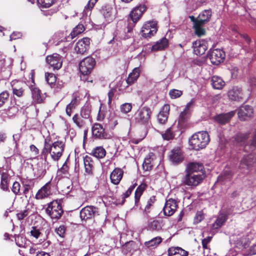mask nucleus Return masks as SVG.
<instances>
[{"label":"nucleus","instance_id":"f257e3e1","mask_svg":"<svg viewBox=\"0 0 256 256\" xmlns=\"http://www.w3.org/2000/svg\"><path fill=\"white\" fill-rule=\"evenodd\" d=\"M146 10V6L144 4H139L132 10L128 18V24L126 30V34L123 37L124 39H128L132 36L134 27Z\"/></svg>","mask_w":256,"mask_h":256},{"label":"nucleus","instance_id":"f03ea898","mask_svg":"<svg viewBox=\"0 0 256 256\" xmlns=\"http://www.w3.org/2000/svg\"><path fill=\"white\" fill-rule=\"evenodd\" d=\"M96 64V60L92 56H88L80 62L79 63V70L80 80L88 82H93L92 78L90 76Z\"/></svg>","mask_w":256,"mask_h":256},{"label":"nucleus","instance_id":"7ed1b4c3","mask_svg":"<svg viewBox=\"0 0 256 256\" xmlns=\"http://www.w3.org/2000/svg\"><path fill=\"white\" fill-rule=\"evenodd\" d=\"M62 199L53 200L47 204L45 210L46 213L52 219L58 220L64 214Z\"/></svg>","mask_w":256,"mask_h":256},{"label":"nucleus","instance_id":"20e7f679","mask_svg":"<svg viewBox=\"0 0 256 256\" xmlns=\"http://www.w3.org/2000/svg\"><path fill=\"white\" fill-rule=\"evenodd\" d=\"M210 138L208 132H200L194 134L189 140V142L194 150H198L204 148L208 144Z\"/></svg>","mask_w":256,"mask_h":256},{"label":"nucleus","instance_id":"39448f33","mask_svg":"<svg viewBox=\"0 0 256 256\" xmlns=\"http://www.w3.org/2000/svg\"><path fill=\"white\" fill-rule=\"evenodd\" d=\"M92 137L98 140H110L113 136L112 133L106 130L103 126L98 122L94 123L92 126Z\"/></svg>","mask_w":256,"mask_h":256},{"label":"nucleus","instance_id":"423d86ee","mask_svg":"<svg viewBox=\"0 0 256 256\" xmlns=\"http://www.w3.org/2000/svg\"><path fill=\"white\" fill-rule=\"evenodd\" d=\"M206 178V174H195L186 172L182 178V182L188 186H196L200 184Z\"/></svg>","mask_w":256,"mask_h":256},{"label":"nucleus","instance_id":"0eeeda50","mask_svg":"<svg viewBox=\"0 0 256 256\" xmlns=\"http://www.w3.org/2000/svg\"><path fill=\"white\" fill-rule=\"evenodd\" d=\"M65 146L64 142L61 140L50 144V158L52 160L58 162L60 160L64 152Z\"/></svg>","mask_w":256,"mask_h":256},{"label":"nucleus","instance_id":"6e6552de","mask_svg":"<svg viewBox=\"0 0 256 256\" xmlns=\"http://www.w3.org/2000/svg\"><path fill=\"white\" fill-rule=\"evenodd\" d=\"M152 112L148 106H144L138 110L135 114L136 122L140 124L146 125L150 122Z\"/></svg>","mask_w":256,"mask_h":256},{"label":"nucleus","instance_id":"1a4fd4ad","mask_svg":"<svg viewBox=\"0 0 256 256\" xmlns=\"http://www.w3.org/2000/svg\"><path fill=\"white\" fill-rule=\"evenodd\" d=\"M157 31V22L156 21H148L142 26L140 34L142 36L148 39L154 36Z\"/></svg>","mask_w":256,"mask_h":256},{"label":"nucleus","instance_id":"9d476101","mask_svg":"<svg viewBox=\"0 0 256 256\" xmlns=\"http://www.w3.org/2000/svg\"><path fill=\"white\" fill-rule=\"evenodd\" d=\"M28 76L31 80L32 83L34 84H32L30 86L33 102L38 104L42 103L44 102V99L42 96L41 90L35 86L34 79V72L32 70L28 74Z\"/></svg>","mask_w":256,"mask_h":256},{"label":"nucleus","instance_id":"9b49d317","mask_svg":"<svg viewBox=\"0 0 256 256\" xmlns=\"http://www.w3.org/2000/svg\"><path fill=\"white\" fill-rule=\"evenodd\" d=\"M225 56L224 52L219 48L210 49L208 54V57L211 62L214 65H218L223 62Z\"/></svg>","mask_w":256,"mask_h":256},{"label":"nucleus","instance_id":"f8f14e48","mask_svg":"<svg viewBox=\"0 0 256 256\" xmlns=\"http://www.w3.org/2000/svg\"><path fill=\"white\" fill-rule=\"evenodd\" d=\"M184 158V152L180 146L174 147L170 150L168 155L170 161L174 165L182 162Z\"/></svg>","mask_w":256,"mask_h":256},{"label":"nucleus","instance_id":"ddd939ff","mask_svg":"<svg viewBox=\"0 0 256 256\" xmlns=\"http://www.w3.org/2000/svg\"><path fill=\"white\" fill-rule=\"evenodd\" d=\"M96 215H99L98 208L92 206H87L80 212V217L82 220L92 219Z\"/></svg>","mask_w":256,"mask_h":256},{"label":"nucleus","instance_id":"4468645a","mask_svg":"<svg viewBox=\"0 0 256 256\" xmlns=\"http://www.w3.org/2000/svg\"><path fill=\"white\" fill-rule=\"evenodd\" d=\"M254 162L255 160L252 154L244 156L240 161L239 169L242 172L248 173Z\"/></svg>","mask_w":256,"mask_h":256},{"label":"nucleus","instance_id":"2eb2a0df","mask_svg":"<svg viewBox=\"0 0 256 256\" xmlns=\"http://www.w3.org/2000/svg\"><path fill=\"white\" fill-rule=\"evenodd\" d=\"M46 62L54 70H59L62 64V57L58 54L48 56Z\"/></svg>","mask_w":256,"mask_h":256},{"label":"nucleus","instance_id":"dca6fc26","mask_svg":"<svg viewBox=\"0 0 256 256\" xmlns=\"http://www.w3.org/2000/svg\"><path fill=\"white\" fill-rule=\"evenodd\" d=\"M178 208V202L173 198H169L166 202L163 208L164 213L166 216H172Z\"/></svg>","mask_w":256,"mask_h":256},{"label":"nucleus","instance_id":"f3484780","mask_svg":"<svg viewBox=\"0 0 256 256\" xmlns=\"http://www.w3.org/2000/svg\"><path fill=\"white\" fill-rule=\"evenodd\" d=\"M90 38H84L76 44L74 50L77 54H84L90 48Z\"/></svg>","mask_w":256,"mask_h":256},{"label":"nucleus","instance_id":"a211bd4d","mask_svg":"<svg viewBox=\"0 0 256 256\" xmlns=\"http://www.w3.org/2000/svg\"><path fill=\"white\" fill-rule=\"evenodd\" d=\"M52 184L50 181L46 182L38 191L36 194V198L42 200L52 195Z\"/></svg>","mask_w":256,"mask_h":256},{"label":"nucleus","instance_id":"6ab92c4d","mask_svg":"<svg viewBox=\"0 0 256 256\" xmlns=\"http://www.w3.org/2000/svg\"><path fill=\"white\" fill-rule=\"evenodd\" d=\"M243 96L242 89L238 86H234L228 92L229 99L233 101H242Z\"/></svg>","mask_w":256,"mask_h":256},{"label":"nucleus","instance_id":"aec40b11","mask_svg":"<svg viewBox=\"0 0 256 256\" xmlns=\"http://www.w3.org/2000/svg\"><path fill=\"white\" fill-rule=\"evenodd\" d=\"M170 106L168 104H165L161 108L157 116L158 122L160 124H165L168 121L170 114Z\"/></svg>","mask_w":256,"mask_h":256},{"label":"nucleus","instance_id":"412c9836","mask_svg":"<svg viewBox=\"0 0 256 256\" xmlns=\"http://www.w3.org/2000/svg\"><path fill=\"white\" fill-rule=\"evenodd\" d=\"M235 114L236 112L234 110L227 113L220 114L216 116L214 120L216 122L220 124H225L230 122L231 118L235 115Z\"/></svg>","mask_w":256,"mask_h":256},{"label":"nucleus","instance_id":"4be33fe9","mask_svg":"<svg viewBox=\"0 0 256 256\" xmlns=\"http://www.w3.org/2000/svg\"><path fill=\"white\" fill-rule=\"evenodd\" d=\"M207 43L202 40H196L192 43L194 52L197 56L204 54L208 48Z\"/></svg>","mask_w":256,"mask_h":256},{"label":"nucleus","instance_id":"5701e85b","mask_svg":"<svg viewBox=\"0 0 256 256\" xmlns=\"http://www.w3.org/2000/svg\"><path fill=\"white\" fill-rule=\"evenodd\" d=\"M253 114V108L249 105L241 106L238 112V116L241 120H246L248 118H250Z\"/></svg>","mask_w":256,"mask_h":256},{"label":"nucleus","instance_id":"b1692460","mask_svg":"<svg viewBox=\"0 0 256 256\" xmlns=\"http://www.w3.org/2000/svg\"><path fill=\"white\" fill-rule=\"evenodd\" d=\"M124 175L123 170L119 168H115L110 174V179L112 183L115 185L120 184Z\"/></svg>","mask_w":256,"mask_h":256},{"label":"nucleus","instance_id":"393cba45","mask_svg":"<svg viewBox=\"0 0 256 256\" xmlns=\"http://www.w3.org/2000/svg\"><path fill=\"white\" fill-rule=\"evenodd\" d=\"M186 172L200 174H205L204 166L202 163L192 162L188 164Z\"/></svg>","mask_w":256,"mask_h":256},{"label":"nucleus","instance_id":"a878e982","mask_svg":"<svg viewBox=\"0 0 256 256\" xmlns=\"http://www.w3.org/2000/svg\"><path fill=\"white\" fill-rule=\"evenodd\" d=\"M12 88V94L20 98L24 96V88L20 86L21 82L15 80L10 82Z\"/></svg>","mask_w":256,"mask_h":256},{"label":"nucleus","instance_id":"bb28decb","mask_svg":"<svg viewBox=\"0 0 256 256\" xmlns=\"http://www.w3.org/2000/svg\"><path fill=\"white\" fill-rule=\"evenodd\" d=\"M84 163L85 172L90 175L93 174L94 168V162L92 158L88 156H86L84 158Z\"/></svg>","mask_w":256,"mask_h":256},{"label":"nucleus","instance_id":"cd10ccee","mask_svg":"<svg viewBox=\"0 0 256 256\" xmlns=\"http://www.w3.org/2000/svg\"><path fill=\"white\" fill-rule=\"evenodd\" d=\"M148 185L143 182L138 186L134 192V204L136 206H140V198L146 189Z\"/></svg>","mask_w":256,"mask_h":256},{"label":"nucleus","instance_id":"c85d7f7f","mask_svg":"<svg viewBox=\"0 0 256 256\" xmlns=\"http://www.w3.org/2000/svg\"><path fill=\"white\" fill-rule=\"evenodd\" d=\"M156 158V156L154 153L152 152L148 153L145 158L142 164V168L144 170L150 171L152 169L153 167L152 162Z\"/></svg>","mask_w":256,"mask_h":256},{"label":"nucleus","instance_id":"c756f323","mask_svg":"<svg viewBox=\"0 0 256 256\" xmlns=\"http://www.w3.org/2000/svg\"><path fill=\"white\" fill-rule=\"evenodd\" d=\"M244 13L240 15V20L244 22H248L250 23V26L252 29H256V18H253L251 15L247 12L246 9L244 8L243 9Z\"/></svg>","mask_w":256,"mask_h":256},{"label":"nucleus","instance_id":"7c9ffc66","mask_svg":"<svg viewBox=\"0 0 256 256\" xmlns=\"http://www.w3.org/2000/svg\"><path fill=\"white\" fill-rule=\"evenodd\" d=\"M140 73V67L135 68L128 76L126 82L128 85H132L136 82Z\"/></svg>","mask_w":256,"mask_h":256},{"label":"nucleus","instance_id":"2f4dec72","mask_svg":"<svg viewBox=\"0 0 256 256\" xmlns=\"http://www.w3.org/2000/svg\"><path fill=\"white\" fill-rule=\"evenodd\" d=\"M136 245V242L132 240L126 242L122 246V253L126 256H130L135 250Z\"/></svg>","mask_w":256,"mask_h":256},{"label":"nucleus","instance_id":"473e14b6","mask_svg":"<svg viewBox=\"0 0 256 256\" xmlns=\"http://www.w3.org/2000/svg\"><path fill=\"white\" fill-rule=\"evenodd\" d=\"M50 138H47L44 140V146L42 150L40 156L41 158L44 160V162H47L48 154L50 155Z\"/></svg>","mask_w":256,"mask_h":256},{"label":"nucleus","instance_id":"72a5a7b5","mask_svg":"<svg viewBox=\"0 0 256 256\" xmlns=\"http://www.w3.org/2000/svg\"><path fill=\"white\" fill-rule=\"evenodd\" d=\"M169 256H188V252L180 247H171L168 250Z\"/></svg>","mask_w":256,"mask_h":256},{"label":"nucleus","instance_id":"f704fd0d","mask_svg":"<svg viewBox=\"0 0 256 256\" xmlns=\"http://www.w3.org/2000/svg\"><path fill=\"white\" fill-rule=\"evenodd\" d=\"M85 30V28L83 24H78L74 29L71 33L66 37V40L67 42L72 40L79 34L82 33Z\"/></svg>","mask_w":256,"mask_h":256},{"label":"nucleus","instance_id":"c9c22d12","mask_svg":"<svg viewBox=\"0 0 256 256\" xmlns=\"http://www.w3.org/2000/svg\"><path fill=\"white\" fill-rule=\"evenodd\" d=\"M106 154V150L103 146H98L92 150L90 154L98 159H102L105 157Z\"/></svg>","mask_w":256,"mask_h":256},{"label":"nucleus","instance_id":"e433bc0d","mask_svg":"<svg viewBox=\"0 0 256 256\" xmlns=\"http://www.w3.org/2000/svg\"><path fill=\"white\" fill-rule=\"evenodd\" d=\"M168 46V40L165 37L162 38L159 41L152 46V50L154 51L162 50H164Z\"/></svg>","mask_w":256,"mask_h":256},{"label":"nucleus","instance_id":"4c0bfd02","mask_svg":"<svg viewBox=\"0 0 256 256\" xmlns=\"http://www.w3.org/2000/svg\"><path fill=\"white\" fill-rule=\"evenodd\" d=\"M211 84L214 88L221 90L225 85V82L220 76H214L212 77Z\"/></svg>","mask_w":256,"mask_h":256},{"label":"nucleus","instance_id":"58836bf2","mask_svg":"<svg viewBox=\"0 0 256 256\" xmlns=\"http://www.w3.org/2000/svg\"><path fill=\"white\" fill-rule=\"evenodd\" d=\"M250 134V132L237 134L234 137L235 143L240 146L244 144L249 138Z\"/></svg>","mask_w":256,"mask_h":256},{"label":"nucleus","instance_id":"ea45409f","mask_svg":"<svg viewBox=\"0 0 256 256\" xmlns=\"http://www.w3.org/2000/svg\"><path fill=\"white\" fill-rule=\"evenodd\" d=\"M212 15V12L211 10H206L200 14L198 18H199L201 23L205 24L210 20Z\"/></svg>","mask_w":256,"mask_h":256},{"label":"nucleus","instance_id":"a19ab883","mask_svg":"<svg viewBox=\"0 0 256 256\" xmlns=\"http://www.w3.org/2000/svg\"><path fill=\"white\" fill-rule=\"evenodd\" d=\"M16 244L21 248H26L30 244V241L26 240V238L22 235H18L15 236Z\"/></svg>","mask_w":256,"mask_h":256},{"label":"nucleus","instance_id":"79ce46f5","mask_svg":"<svg viewBox=\"0 0 256 256\" xmlns=\"http://www.w3.org/2000/svg\"><path fill=\"white\" fill-rule=\"evenodd\" d=\"M162 238L160 236H156L150 240L144 242V245L148 248H156L162 242Z\"/></svg>","mask_w":256,"mask_h":256},{"label":"nucleus","instance_id":"37998d69","mask_svg":"<svg viewBox=\"0 0 256 256\" xmlns=\"http://www.w3.org/2000/svg\"><path fill=\"white\" fill-rule=\"evenodd\" d=\"M156 202V198L155 196H152L148 199L144 210V212L146 214L150 213L154 208Z\"/></svg>","mask_w":256,"mask_h":256},{"label":"nucleus","instance_id":"c03bdc74","mask_svg":"<svg viewBox=\"0 0 256 256\" xmlns=\"http://www.w3.org/2000/svg\"><path fill=\"white\" fill-rule=\"evenodd\" d=\"M30 210L26 207L24 210L18 211L16 214V217L18 220L21 222L30 215Z\"/></svg>","mask_w":256,"mask_h":256},{"label":"nucleus","instance_id":"a18cd8bd","mask_svg":"<svg viewBox=\"0 0 256 256\" xmlns=\"http://www.w3.org/2000/svg\"><path fill=\"white\" fill-rule=\"evenodd\" d=\"M228 216L224 214H221L218 217L215 222L212 224L214 228H218L221 227L224 224L226 221Z\"/></svg>","mask_w":256,"mask_h":256},{"label":"nucleus","instance_id":"49530a36","mask_svg":"<svg viewBox=\"0 0 256 256\" xmlns=\"http://www.w3.org/2000/svg\"><path fill=\"white\" fill-rule=\"evenodd\" d=\"M112 8L110 6H105L102 7L101 13L102 14L106 21H111L113 19L112 14Z\"/></svg>","mask_w":256,"mask_h":256},{"label":"nucleus","instance_id":"de8ad7c7","mask_svg":"<svg viewBox=\"0 0 256 256\" xmlns=\"http://www.w3.org/2000/svg\"><path fill=\"white\" fill-rule=\"evenodd\" d=\"M74 123L78 128L84 127L86 124V120L82 118L78 114H75L72 117Z\"/></svg>","mask_w":256,"mask_h":256},{"label":"nucleus","instance_id":"09e8293b","mask_svg":"<svg viewBox=\"0 0 256 256\" xmlns=\"http://www.w3.org/2000/svg\"><path fill=\"white\" fill-rule=\"evenodd\" d=\"M68 160L63 164L62 166L57 172L58 176L60 178L68 177L69 174V167L67 165Z\"/></svg>","mask_w":256,"mask_h":256},{"label":"nucleus","instance_id":"8fccbe9b","mask_svg":"<svg viewBox=\"0 0 256 256\" xmlns=\"http://www.w3.org/2000/svg\"><path fill=\"white\" fill-rule=\"evenodd\" d=\"M204 24L199 22L195 26H193L194 30V33L198 37H201L206 34V29L202 28V26Z\"/></svg>","mask_w":256,"mask_h":256},{"label":"nucleus","instance_id":"3c124183","mask_svg":"<svg viewBox=\"0 0 256 256\" xmlns=\"http://www.w3.org/2000/svg\"><path fill=\"white\" fill-rule=\"evenodd\" d=\"M18 112V106L14 105L10 106L8 109H5L4 112L8 117L10 118L14 116Z\"/></svg>","mask_w":256,"mask_h":256},{"label":"nucleus","instance_id":"603ef678","mask_svg":"<svg viewBox=\"0 0 256 256\" xmlns=\"http://www.w3.org/2000/svg\"><path fill=\"white\" fill-rule=\"evenodd\" d=\"M77 105L78 100L76 98H74L66 107V114L68 116H71L72 110L76 108Z\"/></svg>","mask_w":256,"mask_h":256},{"label":"nucleus","instance_id":"864d4df0","mask_svg":"<svg viewBox=\"0 0 256 256\" xmlns=\"http://www.w3.org/2000/svg\"><path fill=\"white\" fill-rule=\"evenodd\" d=\"M45 76L48 84L50 85L51 88H53L55 86L56 81V78L54 74L46 72L45 74Z\"/></svg>","mask_w":256,"mask_h":256},{"label":"nucleus","instance_id":"5fc2aeb1","mask_svg":"<svg viewBox=\"0 0 256 256\" xmlns=\"http://www.w3.org/2000/svg\"><path fill=\"white\" fill-rule=\"evenodd\" d=\"M148 228L149 230L158 231L162 228L161 224L158 220H154L149 222Z\"/></svg>","mask_w":256,"mask_h":256},{"label":"nucleus","instance_id":"6e6d98bb","mask_svg":"<svg viewBox=\"0 0 256 256\" xmlns=\"http://www.w3.org/2000/svg\"><path fill=\"white\" fill-rule=\"evenodd\" d=\"M39 6L42 8H48L56 2V0H37Z\"/></svg>","mask_w":256,"mask_h":256},{"label":"nucleus","instance_id":"4d7b16f0","mask_svg":"<svg viewBox=\"0 0 256 256\" xmlns=\"http://www.w3.org/2000/svg\"><path fill=\"white\" fill-rule=\"evenodd\" d=\"M162 136L164 140H170L174 138L175 134L172 132V127H170L164 133L162 134Z\"/></svg>","mask_w":256,"mask_h":256},{"label":"nucleus","instance_id":"13d9d810","mask_svg":"<svg viewBox=\"0 0 256 256\" xmlns=\"http://www.w3.org/2000/svg\"><path fill=\"white\" fill-rule=\"evenodd\" d=\"M22 194H23L26 196V194L28 193L30 190L33 184L30 181L28 180H23L22 181Z\"/></svg>","mask_w":256,"mask_h":256},{"label":"nucleus","instance_id":"bf43d9fd","mask_svg":"<svg viewBox=\"0 0 256 256\" xmlns=\"http://www.w3.org/2000/svg\"><path fill=\"white\" fill-rule=\"evenodd\" d=\"M82 118L87 120L90 116V109L88 106L82 107L78 114Z\"/></svg>","mask_w":256,"mask_h":256},{"label":"nucleus","instance_id":"052dcab7","mask_svg":"<svg viewBox=\"0 0 256 256\" xmlns=\"http://www.w3.org/2000/svg\"><path fill=\"white\" fill-rule=\"evenodd\" d=\"M10 96L8 92L4 90L0 93V108L2 107L8 101Z\"/></svg>","mask_w":256,"mask_h":256},{"label":"nucleus","instance_id":"680f3d73","mask_svg":"<svg viewBox=\"0 0 256 256\" xmlns=\"http://www.w3.org/2000/svg\"><path fill=\"white\" fill-rule=\"evenodd\" d=\"M188 118V111L186 110H184V111L180 112L178 122L179 124H182L185 122H186Z\"/></svg>","mask_w":256,"mask_h":256},{"label":"nucleus","instance_id":"e2e57ef3","mask_svg":"<svg viewBox=\"0 0 256 256\" xmlns=\"http://www.w3.org/2000/svg\"><path fill=\"white\" fill-rule=\"evenodd\" d=\"M204 218V214L202 211H198L196 212L194 219V223L198 224L201 222Z\"/></svg>","mask_w":256,"mask_h":256},{"label":"nucleus","instance_id":"0e129e2a","mask_svg":"<svg viewBox=\"0 0 256 256\" xmlns=\"http://www.w3.org/2000/svg\"><path fill=\"white\" fill-rule=\"evenodd\" d=\"M132 108V105L130 103L126 102L122 104L120 106V110L122 112L127 114L130 112Z\"/></svg>","mask_w":256,"mask_h":256},{"label":"nucleus","instance_id":"69168bd1","mask_svg":"<svg viewBox=\"0 0 256 256\" xmlns=\"http://www.w3.org/2000/svg\"><path fill=\"white\" fill-rule=\"evenodd\" d=\"M182 94V92L180 90L172 89L169 92V95L172 98L174 99L180 97Z\"/></svg>","mask_w":256,"mask_h":256},{"label":"nucleus","instance_id":"338daca9","mask_svg":"<svg viewBox=\"0 0 256 256\" xmlns=\"http://www.w3.org/2000/svg\"><path fill=\"white\" fill-rule=\"evenodd\" d=\"M0 173L1 174V180L8 181L10 178V176L6 169L0 166Z\"/></svg>","mask_w":256,"mask_h":256},{"label":"nucleus","instance_id":"774afa93","mask_svg":"<svg viewBox=\"0 0 256 256\" xmlns=\"http://www.w3.org/2000/svg\"><path fill=\"white\" fill-rule=\"evenodd\" d=\"M98 0H89L84 7V10L85 12H90Z\"/></svg>","mask_w":256,"mask_h":256}]
</instances>
